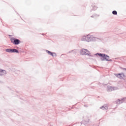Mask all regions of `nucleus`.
Segmentation results:
<instances>
[{"label": "nucleus", "instance_id": "f257e3e1", "mask_svg": "<svg viewBox=\"0 0 126 126\" xmlns=\"http://www.w3.org/2000/svg\"><path fill=\"white\" fill-rule=\"evenodd\" d=\"M95 55L97 57H98V56H99V57H101V61H105V60L108 62H110V61H111V59L109 58V56L105 55L104 54L97 53L96 54H95Z\"/></svg>", "mask_w": 126, "mask_h": 126}, {"label": "nucleus", "instance_id": "f03ea898", "mask_svg": "<svg viewBox=\"0 0 126 126\" xmlns=\"http://www.w3.org/2000/svg\"><path fill=\"white\" fill-rule=\"evenodd\" d=\"M81 55L82 56H89V57L91 56V53H90V52L88 51L87 49H82L80 51Z\"/></svg>", "mask_w": 126, "mask_h": 126}, {"label": "nucleus", "instance_id": "7ed1b4c3", "mask_svg": "<svg viewBox=\"0 0 126 126\" xmlns=\"http://www.w3.org/2000/svg\"><path fill=\"white\" fill-rule=\"evenodd\" d=\"M81 40L86 42H90L91 41V36L90 35H84L82 37Z\"/></svg>", "mask_w": 126, "mask_h": 126}, {"label": "nucleus", "instance_id": "20e7f679", "mask_svg": "<svg viewBox=\"0 0 126 126\" xmlns=\"http://www.w3.org/2000/svg\"><path fill=\"white\" fill-rule=\"evenodd\" d=\"M5 52L6 53H17V54H18V50L15 49H5Z\"/></svg>", "mask_w": 126, "mask_h": 126}, {"label": "nucleus", "instance_id": "39448f33", "mask_svg": "<svg viewBox=\"0 0 126 126\" xmlns=\"http://www.w3.org/2000/svg\"><path fill=\"white\" fill-rule=\"evenodd\" d=\"M11 43L14 44V45H18L19 43H20V41L19 39L15 38H11Z\"/></svg>", "mask_w": 126, "mask_h": 126}, {"label": "nucleus", "instance_id": "423d86ee", "mask_svg": "<svg viewBox=\"0 0 126 126\" xmlns=\"http://www.w3.org/2000/svg\"><path fill=\"white\" fill-rule=\"evenodd\" d=\"M117 89H118L117 87H113L111 86H108L107 88V91H108V92H111V91H114V90H117Z\"/></svg>", "mask_w": 126, "mask_h": 126}, {"label": "nucleus", "instance_id": "0eeeda50", "mask_svg": "<svg viewBox=\"0 0 126 126\" xmlns=\"http://www.w3.org/2000/svg\"><path fill=\"white\" fill-rule=\"evenodd\" d=\"M46 52L47 53V54H48V55H50V56H52V57H56V56H57V55L55 53H53L51 51H49L48 50H46Z\"/></svg>", "mask_w": 126, "mask_h": 126}, {"label": "nucleus", "instance_id": "6e6552de", "mask_svg": "<svg viewBox=\"0 0 126 126\" xmlns=\"http://www.w3.org/2000/svg\"><path fill=\"white\" fill-rule=\"evenodd\" d=\"M6 74V71L5 70L0 69V75H5Z\"/></svg>", "mask_w": 126, "mask_h": 126}, {"label": "nucleus", "instance_id": "1a4fd4ad", "mask_svg": "<svg viewBox=\"0 0 126 126\" xmlns=\"http://www.w3.org/2000/svg\"><path fill=\"white\" fill-rule=\"evenodd\" d=\"M115 75L118 77V78H123V77H125V74L124 73L116 74Z\"/></svg>", "mask_w": 126, "mask_h": 126}, {"label": "nucleus", "instance_id": "9d476101", "mask_svg": "<svg viewBox=\"0 0 126 126\" xmlns=\"http://www.w3.org/2000/svg\"><path fill=\"white\" fill-rule=\"evenodd\" d=\"M100 109H102V110L106 111L108 110V106L107 105H104L103 106L100 107Z\"/></svg>", "mask_w": 126, "mask_h": 126}, {"label": "nucleus", "instance_id": "9b49d317", "mask_svg": "<svg viewBox=\"0 0 126 126\" xmlns=\"http://www.w3.org/2000/svg\"><path fill=\"white\" fill-rule=\"evenodd\" d=\"M91 41H97L98 40V38L93 37V36H91Z\"/></svg>", "mask_w": 126, "mask_h": 126}, {"label": "nucleus", "instance_id": "f8f14e48", "mask_svg": "<svg viewBox=\"0 0 126 126\" xmlns=\"http://www.w3.org/2000/svg\"><path fill=\"white\" fill-rule=\"evenodd\" d=\"M121 103H123V101L122 100H121L120 99H118L116 101V104H121Z\"/></svg>", "mask_w": 126, "mask_h": 126}, {"label": "nucleus", "instance_id": "ddd939ff", "mask_svg": "<svg viewBox=\"0 0 126 126\" xmlns=\"http://www.w3.org/2000/svg\"><path fill=\"white\" fill-rule=\"evenodd\" d=\"M113 14H114V15H117L118 14V12H117L116 11H113L112 12Z\"/></svg>", "mask_w": 126, "mask_h": 126}, {"label": "nucleus", "instance_id": "4468645a", "mask_svg": "<svg viewBox=\"0 0 126 126\" xmlns=\"http://www.w3.org/2000/svg\"><path fill=\"white\" fill-rule=\"evenodd\" d=\"M125 98H124L123 99H122V100L123 101V100H125Z\"/></svg>", "mask_w": 126, "mask_h": 126}]
</instances>
